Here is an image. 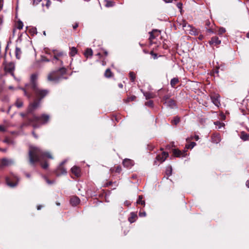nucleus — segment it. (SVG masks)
Instances as JSON below:
<instances>
[{
  "label": "nucleus",
  "mask_w": 249,
  "mask_h": 249,
  "mask_svg": "<svg viewBox=\"0 0 249 249\" xmlns=\"http://www.w3.org/2000/svg\"><path fill=\"white\" fill-rule=\"evenodd\" d=\"M29 162L34 165L36 162H41L44 160L45 157L53 159V157L48 152H44L40 148L36 147L31 146L29 151Z\"/></svg>",
  "instance_id": "f257e3e1"
},
{
  "label": "nucleus",
  "mask_w": 249,
  "mask_h": 249,
  "mask_svg": "<svg viewBox=\"0 0 249 249\" xmlns=\"http://www.w3.org/2000/svg\"><path fill=\"white\" fill-rule=\"evenodd\" d=\"M31 90L34 92L37 99H35L33 102L30 104L28 107V112H31L40 106L41 100L49 93L48 90L40 89L38 86Z\"/></svg>",
  "instance_id": "f03ea898"
},
{
  "label": "nucleus",
  "mask_w": 249,
  "mask_h": 249,
  "mask_svg": "<svg viewBox=\"0 0 249 249\" xmlns=\"http://www.w3.org/2000/svg\"><path fill=\"white\" fill-rule=\"evenodd\" d=\"M38 75L37 74H33L31 76L30 84L26 85V88L23 89L24 90V95L27 96L28 98H30L31 95L28 94V90H31L33 88H35L38 86L37 80Z\"/></svg>",
  "instance_id": "7ed1b4c3"
},
{
  "label": "nucleus",
  "mask_w": 249,
  "mask_h": 249,
  "mask_svg": "<svg viewBox=\"0 0 249 249\" xmlns=\"http://www.w3.org/2000/svg\"><path fill=\"white\" fill-rule=\"evenodd\" d=\"M6 181L7 185L11 187L16 186L19 181V178L14 174H11L9 177L6 178Z\"/></svg>",
  "instance_id": "20e7f679"
},
{
  "label": "nucleus",
  "mask_w": 249,
  "mask_h": 249,
  "mask_svg": "<svg viewBox=\"0 0 249 249\" xmlns=\"http://www.w3.org/2000/svg\"><path fill=\"white\" fill-rule=\"evenodd\" d=\"M60 71H62V72H65V71L64 69H60L59 71L51 72L48 76V80L56 82L58 81L59 79H60L62 77V76H59L58 75V73L60 72Z\"/></svg>",
  "instance_id": "39448f33"
},
{
  "label": "nucleus",
  "mask_w": 249,
  "mask_h": 249,
  "mask_svg": "<svg viewBox=\"0 0 249 249\" xmlns=\"http://www.w3.org/2000/svg\"><path fill=\"white\" fill-rule=\"evenodd\" d=\"M49 119V115L43 114L40 117L34 116L33 121L39 122L42 124H44L48 122Z\"/></svg>",
  "instance_id": "423d86ee"
},
{
  "label": "nucleus",
  "mask_w": 249,
  "mask_h": 249,
  "mask_svg": "<svg viewBox=\"0 0 249 249\" xmlns=\"http://www.w3.org/2000/svg\"><path fill=\"white\" fill-rule=\"evenodd\" d=\"M211 99L213 104L216 107H219L221 104L220 102V96L218 94H213L211 96Z\"/></svg>",
  "instance_id": "0eeeda50"
},
{
  "label": "nucleus",
  "mask_w": 249,
  "mask_h": 249,
  "mask_svg": "<svg viewBox=\"0 0 249 249\" xmlns=\"http://www.w3.org/2000/svg\"><path fill=\"white\" fill-rule=\"evenodd\" d=\"M66 162V160L63 161L61 163L59 167L56 170V174L57 176H60L61 175L66 174L67 173L66 170L62 167V165Z\"/></svg>",
  "instance_id": "6e6552de"
},
{
  "label": "nucleus",
  "mask_w": 249,
  "mask_h": 249,
  "mask_svg": "<svg viewBox=\"0 0 249 249\" xmlns=\"http://www.w3.org/2000/svg\"><path fill=\"white\" fill-rule=\"evenodd\" d=\"M173 154L177 157H184L187 155V150L184 149L181 151L178 149H175L173 150Z\"/></svg>",
  "instance_id": "1a4fd4ad"
},
{
  "label": "nucleus",
  "mask_w": 249,
  "mask_h": 249,
  "mask_svg": "<svg viewBox=\"0 0 249 249\" xmlns=\"http://www.w3.org/2000/svg\"><path fill=\"white\" fill-rule=\"evenodd\" d=\"M14 161L12 159H8L7 158H3L1 160V166H8L14 164Z\"/></svg>",
  "instance_id": "9d476101"
},
{
  "label": "nucleus",
  "mask_w": 249,
  "mask_h": 249,
  "mask_svg": "<svg viewBox=\"0 0 249 249\" xmlns=\"http://www.w3.org/2000/svg\"><path fill=\"white\" fill-rule=\"evenodd\" d=\"M15 69V65L13 63L10 62L8 63L5 67V70L6 72L11 73L14 75L13 71Z\"/></svg>",
  "instance_id": "9b49d317"
},
{
  "label": "nucleus",
  "mask_w": 249,
  "mask_h": 249,
  "mask_svg": "<svg viewBox=\"0 0 249 249\" xmlns=\"http://www.w3.org/2000/svg\"><path fill=\"white\" fill-rule=\"evenodd\" d=\"M124 166L126 168H130L134 164V161L129 159H125L123 161Z\"/></svg>",
  "instance_id": "f8f14e48"
},
{
  "label": "nucleus",
  "mask_w": 249,
  "mask_h": 249,
  "mask_svg": "<svg viewBox=\"0 0 249 249\" xmlns=\"http://www.w3.org/2000/svg\"><path fill=\"white\" fill-rule=\"evenodd\" d=\"M168 156V153L167 152H163L161 154L157 156L156 159L160 161L161 162H162L165 161Z\"/></svg>",
  "instance_id": "ddd939ff"
},
{
  "label": "nucleus",
  "mask_w": 249,
  "mask_h": 249,
  "mask_svg": "<svg viewBox=\"0 0 249 249\" xmlns=\"http://www.w3.org/2000/svg\"><path fill=\"white\" fill-rule=\"evenodd\" d=\"M71 171L76 177H78L80 176V169L79 167L74 166L71 168Z\"/></svg>",
  "instance_id": "4468645a"
},
{
  "label": "nucleus",
  "mask_w": 249,
  "mask_h": 249,
  "mask_svg": "<svg viewBox=\"0 0 249 249\" xmlns=\"http://www.w3.org/2000/svg\"><path fill=\"white\" fill-rule=\"evenodd\" d=\"M70 203L72 206H76L80 203V199L77 196H73L71 198Z\"/></svg>",
  "instance_id": "2eb2a0df"
},
{
  "label": "nucleus",
  "mask_w": 249,
  "mask_h": 249,
  "mask_svg": "<svg viewBox=\"0 0 249 249\" xmlns=\"http://www.w3.org/2000/svg\"><path fill=\"white\" fill-rule=\"evenodd\" d=\"M221 40H220L217 36L212 37L210 41V43L211 44L218 45L220 44Z\"/></svg>",
  "instance_id": "dca6fc26"
},
{
  "label": "nucleus",
  "mask_w": 249,
  "mask_h": 249,
  "mask_svg": "<svg viewBox=\"0 0 249 249\" xmlns=\"http://www.w3.org/2000/svg\"><path fill=\"white\" fill-rule=\"evenodd\" d=\"M141 91L143 92V95L145 97L146 99L153 98L155 97V95L152 92H143L142 89H141Z\"/></svg>",
  "instance_id": "f3484780"
},
{
  "label": "nucleus",
  "mask_w": 249,
  "mask_h": 249,
  "mask_svg": "<svg viewBox=\"0 0 249 249\" xmlns=\"http://www.w3.org/2000/svg\"><path fill=\"white\" fill-rule=\"evenodd\" d=\"M240 137L243 141H247L249 139V134L242 131L241 132Z\"/></svg>",
  "instance_id": "a211bd4d"
},
{
  "label": "nucleus",
  "mask_w": 249,
  "mask_h": 249,
  "mask_svg": "<svg viewBox=\"0 0 249 249\" xmlns=\"http://www.w3.org/2000/svg\"><path fill=\"white\" fill-rule=\"evenodd\" d=\"M221 141L220 136L219 134L214 135L212 137V141L213 142L217 143Z\"/></svg>",
  "instance_id": "6ab92c4d"
},
{
  "label": "nucleus",
  "mask_w": 249,
  "mask_h": 249,
  "mask_svg": "<svg viewBox=\"0 0 249 249\" xmlns=\"http://www.w3.org/2000/svg\"><path fill=\"white\" fill-rule=\"evenodd\" d=\"M92 54H93L92 50L91 49H89V48L87 49L84 53L85 56L87 58L89 56H91L92 55Z\"/></svg>",
  "instance_id": "aec40b11"
},
{
  "label": "nucleus",
  "mask_w": 249,
  "mask_h": 249,
  "mask_svg": "<svg viewBox=\"0 0 249 249\" xmlns=\"http://www.w3.org/2000/svg\"><path fill=\"white\" fill-rule=\"evenodd\" d=\"M53 54H54V59L58 60V57L61 56L63 55V53L62 52H57L56 51H53Z\"/></svg>",
  "instance_id": "412c9836"
},
{
  "label": "nucleus",
  "mask_w": 249,
  "mask_h": 249,
  "mask_svg": "<svg viewBox=\"0 0 249 249\" xmlns=\"http://www.w3.org/2000/svg\"><path fill=\"white\" fill-rule=\"evenodd\" d=\"M77 53V50L75 47H72L70 48L69 54L71 56H74Z\"/></svg>",
  "instance_id": "4be33fe9"
},
{
  "label": "nucleus",
  "mask_w": 249,
  "mask_h": 249,
  "mask_svg": "<svg viewBox=\"0 0 249 249\" xmlns=\"http://www.w3.org/2000/svg\"><path fill=\"white\" fill-rule=\"evenodd\" d=\"M15 53L17 58L20 59L21 57V51L19 48L16 47Z\"/></svg>",
  "instance_id": "5701e85b"
},
{
  "label": "nucleus",
  "mask_w": 249,
  "mask_h": 249,
  "mask_svg": "<svg viewBox=\"0 0 249 249\" xmlns=\"http://www.w3.org/2000/svg\"><path fill=\"white\" fill-rule=\"evenodd\" d=\"M137 217V214L134 213H131V217L128 218L129 221L132 223L135 221V218Z\"/></svg>",
  "instance_id": "b1692460"
},
{
  "label": "nucleus",
  "mask_w": 249,
  "mask_h": 249,
  "mask_svg": "<svg viewBox=\"0 0 249 249\" xmlns=\"http://www.w3.org/2000/svg\"><path fill=\"white\" fill-rule=\"evenodd\" d=\"M179 80L178 78H174L171 79L170 84L172 87H174L175 85L178 83Z\"/></svg>",
  "instance_id": "393cba45"
},
{
  "label": "nucleus",
  "mask_w": 249,
  "mask_h": 249,
  "mask_svg": "<svg viewBox=\"0 0 249 249\" xmlns=\"http://www.w3.org/2000/svg\"><path fill=\"white\" fill-rule=\"evenodd\" d=\"M167 104L168 106L172 108L175 107L176 106L175 101L172 100L168 101L167 102Z\"/></svg>",
  "instance_id": "a878e982"
},
{
  "label": "nucleus",
  "mask_w": 249,
  "mask_h": 249,
  "mask_svg": "<svg viewBox=\"0 0 249 249\" xmlns=\"http://www.w3.org/2000/svg\"><path fill=\"white\" fill-rule=\"evenodd\" d=\"M105 76L107 78H110L112 76V72L109 69H107L105 72Z\"/></svg>",
  "instance_id": "bb28decb"
},
{
  "label": "nucleus",
  "mask_w": 249,
  "mask_h": 249,
  "mask_svg": "<svg viewBox=\"0 0 249 249\" xmlns=\"http://www.w3.org/2000/svg\"><path fill=\"white\" fill-rule=\"evenodd\" d=\"M15 104L17 107L20 108L23 106V102L20 99H18Z\"/></svg>",
  "instance_id": "cd10ccee"
},
{
  "label": "nucleus",
  "mask_w": 249,
  "mask_h": 249,
  "mask_svg": "<svg viewBox=\"0 0 249 249\" xmlns=\"http://www.w3.org/2000/svg\"><path fill=\"white\" fill-rule=\"evenodd\" d=\"M142 196H139L138 199L137 201V203L141 205H145L144 201L142 200Z\"/></svg>",
  "instance_id": "c85d7f7f"
},
{
  "label": "nucleus",
  "mask_w": 249,
  "mask_h": 249,
  "mask_svg": "<svg viewBox=\"0 0 249 249\" xmlns=\"http://www.w3.org/2000/svg\"><path fill=\"white\" fill-rule=\"evenodd\" d=\"M196 145V143L195 142H192L190 144H187L185 146L186 149H189L190 148H193Z\"/></svg>",
  "instance_id": "c756f323"
},
{
  "label": "nucleus",
  "mask_w": 249,
  "mask_h": 249,
  "mask_svg": "<svg viewBox=\"0 0 249 249\" xmlns=\"http://www.w3.org/2000/svg\"><path fill=\"white\" fill-rule=\"evenodd\" d=\"M172 167L171 166H168L167 169H166V175L168 176L171 175L172 174Z\"/></svg>",
  "instance_id": "7c9ffc66"
},
{
  "label": "nucleus",
  "mask_w": 249,
  "mask_h": 249,
  "mask_svg": "<svg viewBox=\"0 0 249 249\" xmlns=\"http://www.w3.org/2000/svg\"><path fill=\"white\" fill-rule=\"evenodd\" d=\"M157 30H154L152 32L149 33V34H150L149 39L151 41L153 39H154L155 38V36H154V33L155 32H157Z\"/></svg>",
  "instance_id": "2f4dec72"
},
{
  "label": "nucleus",
  "mask_w": 249,
  "mask_h": 249,
  "mask_svg": "<svg viewBox=\"0 0 249 249\" xmlns=\"http://www.w3.org/2000/svg\"><path fill=\"white\" fill-rule=\"evenodd\" d=\"M214 124L216 126H217L218 129L221 128L222 127L224 126L223 123H221L218 121L214 122Z\"/></svg>",
  "instance_id": "473e14b6"
},
{
  "label": "nucleus",
  "mask_w": 249,
  "mask_h": 249,
  "mask_svg": "<svg viewBox=\"0 0 249 249\" xmlns=\"http://www.w3.org/2000/svg\"><path fill=\"white\" fill-rule=\"evenodd\" d=\"M129 76L132 82H134L135 79V74L133 72H129Z\"/></svg>",
  "instance_id": "72a5a7b5"
},
{
  "label": "nucleus",
  "mask_w": 249,
  "mask_h": 249,
  "mask_svg": "<svg viewBox=\"0 0 249 249\" xmlns=\"http://www.w3.org/2000/svg\"><path fill=\"white\" fill-rule=\"evenodd\" d=\"M135 99H136V96H131V97H128V98H127L126 99L125 101H126V102H130V101H133V100H134Z\"/></svg>",
  "instance_id": "f704fd0d"
},
{
  "label": "nucleus",
  "mask_w": 249,
  "mask_h": 249,
  "mask_svg": "<svg viewBox=\"0 0 249 249\" xmlns=\"http://www.w3.org/2000/svg\"><path fill=\"white\" fill-rule=\"evenodd\" d=\"M23 26V24L21 21H18V28L19 30L22 29Z\"/></svg>",
  "instance_id": "c9c22d12"
},
{
  "label": "nucleus",
  "mask_w": 249,
  "mask_h": 249,
  "mask_svg": "<svg viewBox=\"0 0 249 249\" xmlns=\"http://www.w3.org/2000/svg\"><path fill=\"white\" fill-rule=\"evenodd\" d=\"M226 32V29L224 28L221 27L219 30V34H222Z\"/></svg>",
  "instance_id": "e433bc0d"
},
{
  "label": "nucleus",
  "mask_w": 249,
  "mask_h": 249,
  "mask_svg": "<svg viewBox=\"0 0 249 249\" xmlns=\"http://www.w3.org/2000/svg\"><path fill=\"white\" fill-rule=\"evenodd\" d=\"M113 5V2L111 1H107V3L106 4V6L107 7H111Z\"/></svg>",
  "instance_id": "4c0bfd02"
},
{
  "label": "nucleus",
  "mask_w": 249,
  "mask_h": 249,
  "mask_svg": "<svg viewBox=\"0 0 249 249\" xmlns=\"http://www.w3.org/2000/svg\"><path fill=\"white\" fill-rule=\"evenodd\" d=\"M179 122V118L178 117H176L174 120H173V122L175 124H178Z\"/></svg>",
  "instance_id": "58836bf2"
},
{
  "label": "nucleus",
  "mask_w": 249,
  "mask_h": 249,
  "mask_svg": "<svg viewBox=\"0 0 249 249\" xmlns=\"http://www.w3.org/2000/svg\"><path fill=\"white\" fill-rule=\"evenodd\" d=\"M121 170H122V168H121V166H118L116 168L115 171L117 173H120L121 172Z\"/></svg>",
  "instance_id": "ea45409f"
},
{
  "label": "nucleus",
  "mask_w": 249,
  "mask_h": 249,
  "mask_svg": "<svg viewBox=\"0 0 249 249\" xmlns=\"http://www.w3.org/2000/svg\"><path fill=\"white\" fill-rule=\"evenodd\" d=\"M41 166L44 169H46L48 167V164L45 162L44 163H41Z\"/></svg>",
  "instance_id": "a19ab883"
},
{
  "label": "nucleus",
  "mask_w": 249,
  "mask_h": 249,
  "mask_svg": "<svg viewBox=\"0 0 249 249\" xmlns=\"http://www.w3.org/2000/svg\"><path fill=\"white\" fill-rule=\"evenodd\" d=\"M139 215L140 217H144L146 216V213L145 212H140Z\"/></svg>",
  "instance_id": "79ce46f5"
},
{
  "label": "nucleus",
  "mask_w": 249,
  "mask_h": 249,
  "mask_svg": "<svg viewBox=\"0 0 249 249\" xmlns=\"http://www.w3.org/2000/svg\"><path fill=\"white\" fill-rule=\"evenodd\" d=\"M6 129L3 125H0V131L4 132Z\"/></svg>",
  "instance_id": "37998d69"
},
{
  "label": "nucleus",
  "mask_w": 249,
  "mask_h": 249,
  "mask_svg": "<svg viewBox=\"0 0 249 249\" xmlns=\"http://www.w3.org/2000/svg\"><path fill=\"white\" fill-rule=\"evenodd\" d=\"M150 54L153 56L154 59H156L157 58V55L156 53H155L153 52H151Z\"/></svg>",
  "instance_id": "c03bdc74"
},
{
  "label": "nucleus",
  "mask_w": 249,
  "mask_h": 249,
  "mask_svg": "<svg viewBox=\"0 0 249 249\" xmlns=\"http://www.w3.org/2000/svg\"><path fill=\"white\" fill-rule=\"evenodd\" d=\"M146 105L152 106L153 105V102L151 101H150L149 102H147L145 103Z\"/></svg>",
  "instance_id": "a18cd8bd"
},
{
  "label": "nucleus",
  "mask_w": 249,
  "mask_h": 249,
  "mask_svg": "<svg viewBox=\"0 0 249 249\" xmlns=\"http://www.w3.org/2000/svg\"><path fill=\"white\" fill-rule=\"evenodd\" d=\"M177 6L179 9H181L182 4L181 3H178Z\"/></svg>",
  "instance_id": "49530a36"
},
{
  "label": "nucleus",
  "mask_w": 249,
  "mask_h": 249,
  "mask_svg": "<svg viewBox=\"0 0 249 249\" xmlns=\"http://www.w3.org/2000/svg\"><path fill=\"white\" fill-rule=\"evenodd\" d=\"M124 204L126 206H129L131 204V202L128 200L125 201Z\"/></svg>",
  "instance_id": "de8ad7c7"
},
{
  "label": "nucleus",
  "mask_w": 249,
  "mask_h": 249,
  "mask_svg": "<svg viewBox=\"0 0 249 249\" xmlns=\"http://www.w3.org/2000/svg\"><path fill=\"white\" fill-rule=\"evenodd\" d=\"M51 3V2L50 0H48L47 1V3L46 4V6L48 8L50 6Z\"/></svg>",
  "instance_id": "09e8293b"
},
{
  "label": "nucleus",
  "mask_w": 249,
  "mask_h": 249,
  "mask_svg": "<svg viewBox=\"0 0 249 249\" xmlns=\"http://www.w3.org/2000/svg\"><path fill=\"white\" fill-rule=\"evenodd\" d=\"M78 26V23H75L73 26V28L74 29H76L77 27Z\"/></svg>",
  "instance_id": "8fccbe9b"
},
{
  "label": "nucleus",
  "mask_w": 249,
  "mask_h": 249,
  "mask_svg": "<svg viewBox=\"0 0 249 249\" xmlns=\"http://www.w3.org/2000/svg\"><path fill=\"white\" fill-rule=\"evenodd\" d=\"M194 138L196 141H197L199 140V136L198 135H195Z\"/></svg>",
  "instance_id": "3c124183"
},
{
  "label": "nucleus",
  "mask_w": 249,
  "mask_h": 249,
  "mask_svg": "<svg viewBox=\"0 0 249 249\" xmlns=\"http://www.w3.org/2000/svg\"><path fill=\"white\" fill-rule=\"evenodd\" d=\"M166 2H171L173 0H163Z\"/></svg>",
  "instance_id": "603ef678"
},
{
  "label": "nucleus",
  "mask_w": 249,
  "mask_h": 249,
  "mask_svg": "<svg viewBox=\"0 0 249 249\" xmlns=\"http://www.w3.org/2000/svg\"><path fill=\"white\" fill-rule=\"evenodd\" d=\"M41 208H42V206H41V205H38V206H37V209L38 210H40V209H41Z\"/></svg>",
  "instance_id": "864d4df0"
},
{
  "label": "nucleus",
  "mask_w": 249,
  "mask_h": 249,
  "mask_svg": "<svg viewBox=\"0 0 249 249\" xmlns=\"http://www.w3.org/2000/svg\"><path fill=\"white\" fill-rule=\"evenodd\" d=\"M246 186L249 188V180H247L246 182Z\"/></svg>",
  "instance_id": "5fc2aeb1"
},
{
  "label": "nucleus",
  "mask_w": 249,
  "mask_h": 249,
  "mask_svg": "<svg viewBox=\"0 0 249 249\" xmlns=\"http://www.w3.org/2000/svg\"><path fill=\"white\" fill-rule=\"evenodd\" d=\"M3 7V3H0V11L2 9Z\"/></svg>",
  "instance_id": "6e6d98bb"
},
{
  "label": "nucleus",
  "mask_w": 249,
  "mask_h": 249,
  "mask_svg": "<svg viewBox=\"0 0 249 249\" xmlns=\"http://www.w3.org/2000/svg\"><path fill=\"white\" fill-rule=\"evenodd\" d=\"M118 86H119V87L120 88H123V84H119Z\"/></svg>",
  "instance_id": "4d7b16f0"
},
{
  "label": "nucleus",
  "mask_w": 249,
  "mask_h": 249,
  "mask_svg": "<svg viewBox=\"0 0 249 249\" xmlns=\"http://www.w3.org/2000/svg\"><path fill=\"white\" fill-rule=\"evenodd\" d=\"M41 0H34L35 2H36L37 3L39 2H40Z\"/></svg>",
  "instance_id": "13d9d810"
},
{
  "label": "nucleus",
  "mask_w": 249,
  "mask_h": 249,
  "mask_svg": "<svg viewBox=\"0 0 249 249\" xmlns=\"http://www.w3.org/2000/svg\"><path fill=\"white\" fill-rule=\"evenodd\" d=\"M184 24H183V25H182V27H183V28H184V27H185L186 26V23L185 22H184Z\"/></svg>",
  "instance_id": "bf43d9fd"
},
{
  "label": "nucleus",
  "mask_w": 249,
  "mask_h": 249,
  "mask_svg": "<svg viewBox=\"0 0 249 249\" xmlns=\"http://www.w3.org/2000/svg\"><path fill=\"white\" fill-rule=\"evenodd\" d=\"M33 134L34 135V136L36 138H37V136L35 134V133L34 132H33Z\"/></svg>",
  "instance_id": "052dcab7"
},
{
  "label": "nucleus",
  "mask_w": 249,
  "mask_h": 249,
  "mask_svg": "<svg viewBox=\"0 0 249 249\" xmlns=\"http://www.w3.org/2000/svg\"><path fill=\"white\" fill-rule=\"evenodd\" d=\"M26 176L27 178H30V175L29 174H26Z\"/></svg>",
  "instance_id": "680f3d73"
},
{
  "label": "nucleus",
  "mask_w": 249,
  "mask_h": 249,
  "mask_svg": "<svg viewBox=\"0 0 249 249\" xmlns=\"http://www.w3.org/2000/svg\"><path fill=\"white\" fill-rule=\"evenodd\" d=\"M20 115L23 117H24L25 116V114L23 113H20Z\"/></svg>",
  "instance_id": "e2e57ef3"
},
{
  "label": "nucleus",
  "mask_w": 249,
  "mask_h": 249,
  "mask_svg": "<svg viewBox=\"0 0 249 249\" xmlns=\"http://www.w3.org/2000/svg\"><path fill=\"white\" fill-rule=\"evenodd\" d=\"M247 37L249 38V32L247 34Z\"/></svg>",
  "instance_id": "0e129e2a"
},
{
  "label": "nucleus",
  "mask_w": 249,
  "mask_h": 249,
  "mask_svg": "<svg viewBox=\"0 0 249 249\" xmlns=\"http://www.w3.org/2000/svg\"><path fill=\"white\" fill-rule=\"evenodd\" d=\"M56 204L57 205V206H59L60 205V203L59 202H56Z\"/></svg>",
  "instance_id": "69168bd1"
},
{
  "label": "nucleus",
  "mask_w": 249,
  "mask_h": 249,
  "mask_svg": "<svg viewBox=\"0 0 249 249\" xmlns=\"http://www.w3.org/2000/svg\"><path fill=\"white\" fill-rule=\"evenodd\" d=\"M105 54L106 55H107V51H105Z\"/></svg>",
  "instance_id": "338daca9"
},
{
  "label": "nucleus",
  "mask_w": 249,
  "mask_h": 249,
  "mask_svg": "<svg viewBox=\"0 0 249 249\" xmlns=\"http://www.w3.org/2000/svg\"><path fill=\"white\" fill-rule=\"evenodd\" d=\"M3 0H0V3H3Z\"/></svg>",
  "instance_id": "774afa93"
}]
</instances>
